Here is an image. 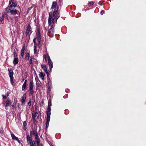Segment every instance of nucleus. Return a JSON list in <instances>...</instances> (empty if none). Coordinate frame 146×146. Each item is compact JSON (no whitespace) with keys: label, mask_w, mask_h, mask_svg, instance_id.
<instances>
[{"label":"nucleus","mask_w":146,"mask_h":146,"mask_svg":"<svg viewBox=\"0 0 146 146\" xmlns=\"http://www.w3.org/2000/svg\"><path fill=\"white\" fill-rule=\"evenodd\" d=\"M30 56L29 54V53H27L26 55H25V60L27 61V60H28Z\"/></svg>","instance_id":"nucleus-21"},{"label":"nucleus","mask_w":146,"mask_h":146,"mask_svg":"<svg viewBox=\"0 0 146 146\" xmlns=\"http://www.w3.org/2000/svg\"><path fill=\"white\" fill-rule=\"evenodd\" d=\"M28 104L29 106H30L31 105V100L28 102Z\"/></svg>","instance_id":"nucleus-33"},{"label":"nucleus","mask_w":146,"mask_h":146,"mask_svg":"<svg viewBox=\"0 0 146 146\" xmlns=\"http://www.w3.org/2000/svg\"><path fill=\"white\" fill-rule=\"evenodd\" d=\"M54 27L53 25H52L50 29L48 30V35L50 37H52V35L53 34L54 32Z\"/></svg>","instance_id":"nucleus-4"},{"label":"nucleus","mask_w":146,"mask_h":146,"mask_svg":"<svg viewBox=\"0 0 146 146\" xmlns=\"http://www.w3.org/2000/svg\"><path fill=\"white\" fill-rule=\"evenodd\" d=\"M57 19H56V21L57 20V19Z\"/></svg>","instance_id":"nucleus-40"},{"label":"nucleus","mask_w":146,"mask_h":146,"mask_svg":"<svg viewBox=\"0 0 146 146\" xmlns=\"http://www.w3.org/2000/svg\"><path fill=\"white\" fill-rule=\"evenodd\" d=\"M104 13V11H102L101 12V14L102 15L103 13Z\"/></svg>","instance_id":"nucleus-35"},{"label":"nucleus","mask_w":146,"mask_h":146,"mask_svg":"<svg viewBox=\"0 0 146 146\" xmlns=\"http://www.w3.org/2000/svg\"><path fill=\"white\" fill-rule=\"evenodd\" d=\"M36 38H35L33 40V41L34 43V46H36Z\"/></svg>","instance_id":"nucleus-27"},{"label":"nucleus","mask_w":146,"mask_h":146,"mask_svg":"<svg viewBox=\"0 0 146 146\" xmlns=\"http://www.w3.org/2000/svg\"><path fill=\"white\" fill-rule=\"evenodd\" d=\"M39 116L38 113L37 112L34 113L32 114L33 119L34 121H35V118L36 117H38Z\"/></svg>","instance_id":"nucleus-8"},{"label":"nucleus","mask_w":146,"mask_h":146,"mask_svg":"<svg viewBox=\"0 0 146 146\" xmlns=\"http://www.w3.org/2000/svg\"><path fill=\"white\" fill-rule=\"evenodd\" d=\"M39 76L40 78H41V79L43 80L44 79V76H45V74L43 73L42 72H41L39 75Z\"/></svg>","instance_id":"nucleus-18"},{"label":"nucleus","mask_w":146,"mask_h":146,"mask_svg":"<svg viewBox=\"0 0 146 146\" xmlns=\"http://www.w3.org/2000/svg\"><path fill=\"white\" fill-rule=\"evenodd\" d=\"M13 77L10 78V79H11V82L12 84H13V83L14 82L13 81Z\"/></svg>","instance_id":"nucleus-31"},{"label":"nucleus","mask_w":146,"mask_h":146,"mask_svg":"<svg viewBox=\"0 0 146 146\" xmlns=\"http://www.w3.org/2000/svg\"><path fill=\"white\" fill-rule=\"evenodd\" d=\"M37 39L38 42L40 43V42L41 41V38L40 33L38 31V33H37Z\"/></svg>","instance_id":"nucleus-16"},{"label":"nucleus","mask_w":146,"mask_h":146,"mask_svg":"<svg viewBox=\"0 0 146 146\" xmlns=\"http://www.w3.org/2000/svg\"><path fill=\"white\" fill-rule=\"evenodd\" d=\"M23 126H24V130H25L26 129V126L27 125V123H26V122L24 121L23 122Z\"/></svg>","instance_id":"nucleus-24"},{"label":"nucleus","mask_w":146,"mask_h":146,"mask_svg":"<svg viewBox=\"0 0 146 146\" xmlns=\"http://www.w3.org/2000/svg\"><path fill=\"white\" fill-rule=\"evenodd\" d=\"M25 50V46H24L22 48L21 51V55L22 57H23L24 55V53Z\"/></svg>","instance_id":"nucleus-14"},{"label":"nucleus","mask_w":146,"mask_h":146,"mask_svg":"<svg viewBox=\"0 0 146 146\" xmlns=\"http://www.w3.org/2000/svg\"><path fill=\"white\" fill-rule=\"evenodd\" d=\"M31 146H35V142L34 141H32L31 143H29Z\"/></svg>","instance_id":"nucleus-22"},{"label":"nucleus","mask_w":146,"mask_h":146,"mask_svg":"<svg viewBox=\"0 0 146 146\" xmlns=\"http://www.w3.org/2000/svg\"><path fill=\"white\" fill-rule=\"evenodd\" d=\"M48 64L49 66V67L50 68V70L51 69L53 68V63L50 60L49 56L48 55Z\"/></svg>","instance_id":"nucleus-6"},{"label":"nucleus","mask_w":146,"mask_h":146,"mask_svg":"<svg viewBox=\"0 0 146 146\" xmlns=\"http://www.w3.org/2000/svg\"><path fill=\"white\" fill-rule=\"evenodd\" d=\"M29 62H30V64H32V57H31L30 58V61H29Z\"/></svg>","instance_id":"nucleus-29"},{"label":"nucleus","mask_w":146,"mask_h":146,"mask_svg":"<svg viewBox=\"0 0 146 146\" xmlns=\"http://www.w3.org/2000/svg\"><path fill=\"white\" fill-rule=\"evenodd\" d=\"M34 52L35 54L37 53V52L36 49V46H34Z\"/></svg>","instance_id":"nucleus-23"},{"label":"nucleus","mask_w":146,"mask_h":146,"mask_svg":"<svg viewBox=\"0 0 146 146\" xmlns=\"http://www.w3.org/2000/svg\"><path fill=\"white\" fill-rule=\"evenodd\" d=\"M50 120H49V119H46L47 122L46 123V127L47 128L48 126L49 122Z\"/></svg>","instance_id":"nucleus-25"},{"label":"nucleus","mask_w":146,"mask_h":146,"mask_svg":"<svg viewBox=\"0 0 146 146\" xmlns=\"http://www.w3.org/2000/svg\"><path fill=\"white\" fill-rule=\"evenodd\" d=\"M55 8L53 13L52 14V12H50L49 13V17L48 20V24L49 25H50L51 23H54V20L55 19L56 13H57L58 7L57 3L56 2H53L51 9Z\"/></svg>","instance_id":"nucleus-1"},{"label":"nucleus","mask_w":146,"mask_h":146,"mask_svg":"<svg viewBox=\"0 0 146 146\" xmlns=\"http://www.w3.org/2000/svg\"><path fill=\"white\" fill-rule=\"evenodd\" d=\"M27 143L28 144L31 143V142L32 141V139L28 135H27Z\"/></svg>","instance_id":"nucleus-9"},{"label":"nucleus","mask_w":146,"mask_h":146,"mask_svg":"<svg viewBox=\"0 0 146 146\" xmlns=\"http://www.w3.org/2000/svg\"><path fill=\"white\" fill-rule=\"evenodd\" d=\"M4 20V17L3 16V15L2 17H1L0 21L2 22Z\"/></svg>","instance_id":"nucleus-28"},{"label":"nucleus","mask_w":146,"mask_h":146,"mask_svg":"<svg viewBox=\"0 0 146 146\" xmlns=\"http://www.w3.org/2000/svg\"><path fill=\"white\" fill-rule=\"evenodd\" d=\"M26 86H27L26 85L23 84V85L22 86V90H25V89Z\"/></svg>","instance_id":"nucleus-26"},{"label":"nucleus","mask_w":146,"mask_h":146,"mask_svg":"<svg viewBox=\"0 0 146 146\" xmlns=\"http://www.w3.org/2000/svg\"><path fill=\"white\" fill-rule=\"evenodd\" d=\"M91 4H93L94 3H93V2H92V3H91Z\"/></svg>","instance_id":"nucleus-39"},{"label":"nucleus","mask_w":146,"mask_h":146,"mask_svg":"<svg viewBox=\"0 0 146 146\" xmlns=\"http://www.w3.org/2000/svg\"><path fill=\"white\" fill-rule=\"evenodd\" d=\"M41 66L42 68H43V69L44 70L45 72L46 73H47V70L46 67V65H41Z\"/></svg>","instance_id":"nucleus-17"},{"label":"nucleus","mask_w":146,"mask_h":146,"mask_svg":"<svg viewBox=\"0 0 146 146\" xmlns=\"http://www.w3.org/2000/svg\"><path fill=\"white\" fill-rule=\"evenodd\" d=\"M11 135L13 139L17 141L19 143L20 142L18 138L16 137L13 133H11Z\"/></svg>","instance_id":"nucleus-10"},{"label":"nucleus","mask_w":146,"mask_h":146,"mask_svg":"<svg viewBox=\"0 0 146 146\" xmlns=\"http://www.w3.org/2000/svg\"><path fill=\"white\" fill-rule=\"evenodd\" d=\"M39 43H38V46L39 47H40V43H39V42H38Z\"/></svg>","instance_id":"nucleus-38"},{"label":"nucleus","mask_w":146,"mask_h":146,"mask_svg":"<svg viewBox=\"0 0 146 146\" xmlns=\"http://www.w3.org/2000/svg\"><path fill=\"white\" fill-rule=\"evenodd\" d=\"M14 56L15 57H16L17 56V54L15 52H14L13 53Z\"/></svg>","instance_id":"nucleus-30"},{"label":"nucleus","mask_w":146,"mask_h":146,"mask_svg":"<svg viewBox=\"0 0 146 146\" xmlns=\"http://www.w3.org/2000/svg\"><path fill=\"white\" fill-rule=\"evenodd\" d=\"M32 8V7H30V8H28V11H29H29L30 10H31V9Z\"/></svg>","instance_id":"nucleus-37"},{"label":"nucleus","mask_w":146,"mask_h":146,"mask_svg":"<svg viewBox=\"0 0 146 146\" xmlns=\"http://www.w3.org/2000/svg\"><path fill=\"white\" fill-rule=\"evenodd\" d=\"M33 135H34L35 137V139L36 140L37 144L38 145H39L40 141L39 139L38 138V136L37 132L34 129H33L30 131L31 137H32Z\"/></svg>","instance_id":"nucleus-3"},{"label":"nucleus","mask_w":146,"mask_h":146,"mask_svg":"<svg viewBox=\"0 0 146 146\" xmlns=\"http://www.w3.org/2000/svg\"><path fill=\"white\" fill-rule=\"evenodd\" d=\"M26 94H24L22 98L21 102L22 104L24 103L25 102L26 99Z\"/></svg>","instance_id":"nucleus-11"},{"label":"nucleus","mask_w":146,"mask_h":146,"mask_svg":"<svg viewBox=\"0 0 146 146\" xmlns=\"http://www.w3.org/2000/svg\"><path fill=\"white\" fill-rule=\"evenodd\" d=\"M9 4L10 6L5 9L6 11L8 13L10 12L11 9H14L17 6L16 3L14 1L12 0L9 1Z\"/></svg>","instance_id":"nucleus-2"},{"label":"nucleus","mask_w":146,"mask_h":146,"mask_svg":"<svg viewBox=\"0 0 146 146\" xmlns=\"http://www.w3.org/2000/svg\"><path fill=\"white\" fill-rule=\"evenodd\" d=\"M33 82L31 81L29 84V89L30 92L31 94H32L34 93L33 90Z\"/></svg>","instance_id":"nucleus-5"},{"label":"nucleus","mask_w":146,"mask_h":146,"mask_svg":"<svg viewBox=\"0 0 146 146\" xmlns=\"http://www.w3.org/2000/svg\"><path fill=\"white\" fill-rule=\"evenodd\" d=\"M44 58L45 59L46 62H47V60H46L47 57L45 55H44Z\"/></svg>","instance_id":"nucleus-32"},{"label":"nucleus","mask_w":146,"mask_h":146,"mask_svg":"<svg viewBox=\"0 0 146 146\" xmlns=\"http://www.w3.org/2000/svg\"><path fill=\"white\" fill-rule=\"evenodd\" d=\"M19 61V59L18 58H15L14 59L13 63L14 64H17Z\"/></svg>","instance_id":"nucleus-15"},{"label":"nucleus","mask_w":146,"mask_h":146,"mask_svg":"<svg viewBox=\"0 0 146 146\" xmlns=\"http://www.w3.org/2000/svg\"><path fill=\"white\" fill-rule=\"evenodd\" d=\"M48 111L47 112V119H49V120H50V111L51 110V109L49 107V104H48Z\"/></svg>","instance_id":"nucleus-7"},{"label":"nucleus","mask_w":146,"mask_h":146,"mask_svg":"<svg viewBox=\"0 0 146 146\" xmlns=\"http://www.w3.org/2000/svg\"><path fill=\"white\" fill-rule=\"evenodd\" d=\"M17 11L16 10H10V12H11V14L13 15H15L17 13Z\"/></svg>","instance_id":"nucleus-20"},{"label":"nucleus","mask_w":146,"mask_h":146,"mask_svg":"<svg viewBox=\"0 0 146 146\" xmlns=\"http://www.w3.org/2000/svg\"><path fill=\"white\" fill-rule=\"evenodd\" d=\"M2 96H3V98H4V99H6L7 98V96H4L3 95H2Z\"/></svg>","instance_id":"nucleus-34"},{"label":"nucleus","mask_w":146,"mask_h":146,"mask_svg":"<svg viewBox=\"0 0 146 146\" xmlns=\"http://www.w3.org/2000/svg\"><path fill=\"white\" fill-rule=\"evenodd\" d=\"M27 80H26L25 82H24V83L23 84H26H26H27Z\"/></svg>","instance_id":"nucleus-36"},{"label":"nucleus","mask_w":146,"mask_h":146,"mask_svg":"<svg viewBox=\"0 0 146 146\" xmlns=\"http://www.w3.org/2000/svg\"><path fill=\"white\" fill-rule=\"evenodd\" d=\"M13 73L12 70L10 69L9 70V75L10 78L13 77Z\"/></svg>","instance_id":"nucleus-13"},{"label":"nucleus","mask_w":146,"mask_h":146,"mask_svg":"<svg viewBox=\"0 0 146 146\" xmlns=\"http://www.w3.org/2000/svg\"><path fill=\"white\" fill-rule=\"evenodd\" d=\"M12 103L10 101L7 100L4 103V105L5 107H7L9 106Z\"/></svg>","instance_id":"nucleus-12"},{"label":"nucleus","mask_w":146,"mask_h":146,"mask_svg":"<svg viewBox=\"0 0 146 146\" xmlns=\"http://www.w3.org/2000/svg\"><path fill=\"white\" fill-rule=\"evenodd\" d=\"M31 26L30 25H29L27 28V29L26 31V34L27 35L28 34L30 30L31 29Z\"/></svg>","instance_id":"nucleus-19"}]
</instances>
